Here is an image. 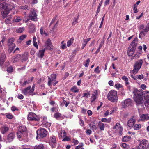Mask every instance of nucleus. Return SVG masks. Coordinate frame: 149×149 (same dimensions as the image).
<instances>
[{
    "label": "nucleus",
    "instance_id": "40",
    "mask_svg": "<svg viewBox=\"0 0 149 149\" xmlns=\"http://www.w3.org/2000/svg\"><path fill=\"white\" fill-rule=\"evenodd\" d=\"M141 127V125L140 124H136L133 127L134 130H139Z\"/></svg>",
    "mask_w": 149,
    "mask_h": 149
},
{
    "label": "nucleus",
    "instance_id": "6",
    "mask_svg": "<svg viewBox=\"0 0 149 149\" xmlns=\"http://www.w3.org/2000/svg\"><path fill=\"white\" fill-rule=\"evenodd\" d=\"M14 41V39L13 38H11L8 39V45L9 47L8 51L10 53H11L14 49L15 48V45L13 43Z\"/></svg>",
    "mask_w": 149,
    "mask_h": 149
},
{
    "label": "nucleus",
    "instance_id": "9",
    "mask_svg": "<svg viewBox=\"0 0 149 149\" xmlns=\"http://www.w3.org/2000/svg\"><path fill=\"white\" fill-rule=\"evenodd\" d=\"M29 19L31 20L36 21L37 20V15L35 11L33 10H31L29 16Z\"/></svg>",
    "mask_w": 149,
    "mask_h": 149
},
{
    "label": "nucleus",
    "instance_id": "11",
    "mask_svg": "<svg viewBox=\"0 0 149 149\" xmlns=\"http://www.w3.org/2000/svg\"><path fill=\"white\" fill-rule=\"evenodd\" d=\"M31 86H29L24 89L22 91V93L24 95H33L32 93L31 90Z\"/></svg>",
    "mask_w": 149,
    "mask_h": 149
},
{
    "label": "nucleus",
    "instance_id": "49",
    "mask_svg": "<svg viewBox=\"0 0 149 149\" xmlns=\"http://www.w3.org/2000/svg\"><path fill=\"white\" fill-rule=\"evenodd\" d=\"M130 138V137L128 136H125L123 138V140L124 142H127L129 140Z\"/></svg>",
    "mask_w": 149,
    "mask_h": 149
},
{
    "label": "nucleus",
    "instance_id": "52",
    "mask_svg": "<svg viewBox=\"0 0 149 149\" xmlns=\"http://www.w3.org/2000/svg\"><path fill=\"white\" fill-rule=\"evenodd\" d=\"M27 37V35H23L19 37V40L21 41H22L24 39H25Z\"/></svg>",
    "mask_w": 149,
    "mask_h": 149
},
{
    "label": "nucleus",
    "instance_id": "47",
    "mask_svg": "<svg viewBox=\"0 0 149 149\" xmlns=\"http://www.w3.org/2000/svg\"><path fill=\"white\" fill-rule=\"evenodd\" d=\"M137 38H135L133 40L132 42L130 44L131 45H136V46H137Z\"/></svg>",
    "mask_w": 149,
    "mask_h": 149
},
{
    "label": "nucleus",
    "instance_id": "63",
    "mask_svg": "<svg viewBox=\"0 0 149 149\" xmlns=\"http://www.w3.org/2000/svg\"><path fill=\"white\" fill-rule=\"evenodd\" d=\"M70 139L69 137L65 136L62 140V141H69L70 140Z\"/></svg>",
    "mask_w": 149,
    "mask_h": 149
},
{
    "label": "nucleus",
    "instance_id": "8",
    "mask_svg": "<svg viewBox=\"0 0 149 149\" xmlns=\"http://www.w3.org/2000/svg\"><path fill=\"white\" fill-rule=\"evenodd\" d=\"M29 120L32 121H38L40 120V118L35 113L32 112L30 113L28 116Z\"/></svg>",
    "mask_w": 149,
    "mask_h": 149
},
{
    "label": "nucleus",
    "instance_id": "15",
    "mask_svg": "<svg viewBox=\"0 0 149 149\" xmlns=\"http://www.w3.org/2000/svg\"><path fill=\"white\" fill-rule=\"evenodd\" d=\"M29 57V53L27 52H25L23 54H21L20 59L22 61H26L28 59Z\"/></svg>",
    "mask_w": 149,
    "mask_h": 149
},
{
    "label": "nucleus",
    "instance_id": "60",
    "mask_svg": "<svg viewBox=\"0 0 149 149\" xmlns=\"http://www.w3.org/2000/svg\"><path fill=\"white\" fill-rule=\"evenodd\" d=\"M20 8L21 9H28V6L27 5H25V6H20Z\"/></svg>",
    "mask_w": 149,
    "mask_h": 149
},
{
    "label": "nucleus",
    "instance_id": "39",
    "mask_svg": "<svg viewBox=\"0 0 149 149\" xmlns=\"http://www.w3.org/2000/svg\"><path fill=\"white\" fill-rule=\"evenodd\" d=\"M24 30L25 29L24 27H20L16 29V32L17 33H21L23 32L24 31Z\"/></svg>",
    "mask_w": 149,
    "mask_h": 149
},
{
    "label": "nucleus",
    "instance_id": "36",
    "mask_svg": "<svg viewBox=\"0 0 149 149\" xmlns=\"http://www.w3.org/2000/svg\"><path fill=\"white\" fill-rule=\"evenodd\" d=\"M79 15H78L77 17H74L73 19L72 22V25L74 26L78 22Z\"/></svg>",
    "mask_w": 149,
    "mask_h": 149
},
{
    "label": "nucleus",
    "instance_id": "25",
    "mask_svg": "<svg viewBox=\"0 0 149 149\" xmlns=\"http://www.w3.org/2000/svg\"><path fill=\"white\" fill-rule=\"evenodd\" d=\"M22 19V17L20 16H15L13 17V20L12 23H14L15 22H17L20 21Z\"/></svg>",
    "mask_w": 149,
    "mask_h": 149
},
{
    "label": "nucleus",
    "instance_id": "53",
    "mask_svg": "<svg viewBox=\"0 0 149 149\" xmlns=\"http://www.w3.org/2000/svg\"><path fill=\"white\" fill-rule=\"evenodd\" d=\"M136 47V45H133L131 44L130 45V46L129 47L131 49H132V50H134V51H135Z\"/></svg>",
    "mask_w": 149,
    "mask_h": 149
},
{
    "label": "nucleus",
    "instance_id": "2",
    "mask_svg": "<svg viewBox=\"0 0 149 149\" xmlns=\"http://www.w3.org/2000/svg\"><path fill=\"white\" fill-rule=\"evenodd\" d=\"M107 98L109 100L113 102H116L118 98L117 92L114 90H111L108 94Z\"/></svg>",
    "mask_w": 149,
    "mask_h": 149
},
{
    "label": "nucleus",
    "instance_id": "32",
    "mask_svg": "<svg viewBox=\"0 0 149 149\" xmlns=\"http://www.w3.org/2000/svg\"><path fill=\"white\" fill-rule=\"evenodd\" d=\"M98 126L100 128V130L102 131H103L104 130V125L103 123L100 121L98 123Z\"/></svg>",
    "mask_w": 149,
    "mask_h": 149
},
{
    "label": "nucleus",
    "instance_id": "41",
    "mask_svg": "<svg viewBox=\"0 0 149 149\" xmlns=\"http://www.w3.org/2000/svg\"><path fill=\"white\" fill-rule=\"evenodd\" d=\"M140 54L139 52H137L134 55V56H132L131 58V60L134 59V58H138L140 56Z\"/></svg>",
    "mask_w": 149,
    "mask_h": 149
},
{
    "label": "nucleus",
    "instance_id": "43",
    "mask_svg": "<svg viewBox=\"0 0 149 149\" xmlns=\"http://www.w3.org/2000/svg\"><path fill=\"white\" fill-rule=\"evenodd\" d=\"M40 32L41 35H45L46 36H47V33L44 31H43V29L42 27H41L40 29Z\"/></svg>",
    "mask_w": 149,
    "mask_h": 149
},
{
    "label": "nucleus",
    "instance_id": "3",
    "mask_svg": "<svg viewBox=\"0 0 149 149\" xmlns=\"http://www.w3.org/2000/svg\"><path fill=\"white\" fill-rule=\"evenodd\" d=\"M143 63V60L141 59L136 61L134 65L133 69L130 71L131 73L135 74L137 73L142 66Z\"/></svg>",
    "mask_w": 149,
    "mask_h": 149
},
{
    "label": "nucleus",
    "instance_id": "31",
    "mask_svg": "<svg viewBox=\"0 0 149 149\" xmlns=\"http://www.w3.org/2000/svg\"><path fill=\"white\" fill-rule=\"evenodd\" d=\"M6 55L5 53H3L1 54L0 61V62L3 63L6 60Z\"/></svg>",
    "mask_w": 149,
    "mask_h": 149
},
{
    "label": "nucleus",
    "instance_id": "23",
    "mask_svg": "<svg viewBox=\"0 0 149 149\" xmlns=\"http://www.w3.org/2000/svg\"><path fill=\"white\" fill-rule=\"evenodd\" d=\"M54 116L57 120H62L64 118V116L60 113L58 112L54 114Z\"/></svg>",
    "mask_w": 149,
    "mask_h": 149
},
{
    "label": "nucleus",
    "instance_id": "37",
    "mask_svg": "<svg viewBox=\"0 0 149 149\" xmlns=\"http://www.w3.org/2000/svg\"><path fill=\"white\" fill-rule=\"evenodd\" d=\"M89 126L90 128L92 129L95 130L96 129V125H95L94 122H91L89 124Z\"/></svg>",
    "mask_w": 149,
    "mask_h": 149
},
{
    "label": "nucleus",
    "instance_id": "18",
    "mask_svg": "<svg viewBox=\"0 0 149 149\" xmlns=\"http://www.w3.org/2000/svg\"><path fill=\"white\" fill-rule=\"evenodd\" d=\"M19 131L23 133L25 136H27V130L25 126L22 125L20 126L19 128Z\"/></svg>",
    "mask_w": 149,
    "mask_h": 149
},
{
    "label": "nucleus",
    "instance_id": "35",
    "mask_svg": "<svg viewBox=\"0 0 149 149\" xmlns=\"http://www.w3.org/2000/svg\"><path fill=\"white\" fill-rule=\"evenodd\" d=\"M74 38L73 37L71 38L67 42V46L69 47L73 43Z\"/></svg>",
    "mask_w": 149,
    "mask_h": 149
},
{
    "label": "nucleus",
    "instance_id": "28",
    "mask_svg": "<svg viewBox=\"0 0 149 149\" xmlns=\"http://www.w3.org/2000/svg\"><path fill=\"white\" fill-rule=\"evenodd\" d=\"M0 129L2 133L4 134L8 131L9 128L8 127L4 126L1 127Z\"/></svg>",
    "mask_w": 149,
    "mask_h": 149
},
{
    "label": "nucleus",
    "instance_id": "34",
    "mask_svg": "<svg viewBox=\"0 0 149 149\" xmlns=\"http://www.w3.org/2000/svg\"><path fill=\"white\" fill-rule=\"evenodd\" d=\"M34 148V149H44V146L43 144H40L38 145L35 146Z\"/></svg>",
    "mask_w": 149,
    "mask_h": 149
},
{
    "label": "nucleus",
    "instance_id": "38",
    "mask_svg": "<svg viewBox=\"0 0 149 149\" xmlns=\"http://www.w3.org/2000/svg\"><path fill=\"white\" fill-rule=\"evenodd\" d=\"M46 45L47 48L48 47H50L49 49H51V47L52 46V45L51 43V41L50 40L48 39L46 41Z\"/></svg>",
    "mask_w": 149,
    "mask_h": 149
},
{
    "label": "nucleus",
    "instance_id": "27",
    "mask_svg": "<svg viewBox=\"0 0 149 149\" xmlns=\"http://www.w3.org/2000/svg\"><path fill=\"white\" fill-rule=\"evenodd\" d=\"M45 49L40 50L39 51L38 54H37L38 57L39 58H42L44 56V53Z\"/></svg>",
    "mask_w": 149,
    "mask_h": 149
},
{
    "label": "nucleus",
    "instance_id": "22",
    "mask_svg": "<svg viewBox=\"0 0 149 149\" xmlns=\"http://www.w3.org/2000/svg\"><path fill=\"white\" fill-rule=\"evenodd\" d=\"M135 123V120L131 118L129 119L127 123V125L130 127H132Z\"/></svg>",
    "mask_w": 149,
    "mask_h": 149
},
{
    "label": "nucleus",
    "instance_id": "21",
    "mask_svg": "<svg viewBox=\"0 0 149 149\" xmlns=\"http://www.w3.org/2000/svg\"><path fill=\"white\" fill-rule=\"evenodd\" d=\"M5 3L6 8H7L10 11L14 8L15 5V4L12 3H10L9 4H8L5 2Z\"/></svg>",
    "mask_w": 149,
    "mask_h": 149
},
{
    "label": "nucleus",
    "instance_id": "64",
    "mask_svg": "<svg viewBox=\"0 0 149 149\" xmlns=\"http://www.w3.org/2000/svg\"><path fill=\"white\" fill-rule=\"evenodd\" d=\"M145 95L146 97H147L148 99L149 100V91H147L145 92Z\"/></svg>",
    "mask_w": 149,
    "mask_h": 149
},
{
    "label": "nucleus",
    "instance_id": "50",
    "mask_svg": "<svg viewBox=\"0 0 149 149\" xmlns=\"http://www.w3.org/2000/svg\"><path fill=\"white\" fill-rule=\"evenodd\" d=\"M149 31V23H148L145 28L143 29V31L144 32H147Z\"/></svg>",
    "mask_w": 149,
    "mask_h": 149
},
{
    "label": "nucleus",
    "instance_id": "1",
    "mask_svg": "<svg viewBox=\"0 0 149 149\" xmlns=\"http://www.w3.org/2000/svg\"><path fill=\"white\" fill-rule=\"evenodd\" d=\"M134 99L137 104H141L143 102V94L137 89L134 88L133 91Z\"/></svg>",
    "mask_w": 149,
    "mask_h": 149
},
{
    "label": "nucleus",
    "instance_id": "48",
    "mask_svg": "<svg viewBox=\"0 0 149 149\" xmlns=\"http://www.w3.org/2000/svg\"><path fill=\"white\" fill-rule=\"evenodd\" d=\"M111 118L107 119L106 118H103L102 119L101 121L102 122L109 123L111 121Z\"/></svg>",
    "mask_w": 149,
    "mask_h": 149
},
{
    "label": "nucleus",
    "instance_id": "56",
    "mask_svg": "<svg viewBox=\"0 0 149 149\" xmlns=\"http://www.w3.org/2000/svg\"><path fill=\"white\" fill-rule=\"evenodd\" d=\"M64 41H62L61 42L62 45H61V48L62 49H65L66 47V45L65 43L63 44Z\"/></svg>",
    "mask_w": 149,
    "mask_h": 149
},
{
    "label": "nucleus",
    "instance_id": "61",
    "mask_svg": "<svg viewBox=\"0 0 149 149\" xmlns=\"http://www.w3.org/2000/svg\"><path fill=\"white\" fill-rule=\"evenodd\" d=\"M99 67L98 66H97L96 68L94 70V71L97 73L98 74L100 72L99 70Z\"/></svg>",
    "mask_w": 149,
    "mask_h": 149
},
{
    "label": "nucleus",
    "instance_id": "12",
    "mask_svg": "<svg viewBox=\"0 0 149 149\" xmlns=\"http://www.w3.org/2000/svg\"><path fill=\"white\" fill-rule=\"evenodd\" d=\"M148 143V141L146 139L142 140L138 146L139 148V149H146V147Z\"/></svg>",
    "mask_w": 149,
    "mask_h": 149
},
{
    "label": "nucleus",
    "instance_id": "14",
    "mask_svg": "<svg viewBox=\"0 0 149 149\" xmlns=\"http://www.w3.org/2000/svg\"><path fill=\"white\" fill-rule=\"evenodd\" d=\"M98 91L97 90H95L94 91L92 95V96L91 98V103L93 102L97 98Z\"/></svg>",
    "mask_w": 149,
    "mask_h": 149
},
{
    "label": "nucleus",
    "instance_id": "33",
    "mask_svg": "<svg viewBox=\"0 0 149 149\" xmlns=\"http://www.w3.org/2000/svg\"><path fill=\"white\" fill-rule=\"evenodd\" d=\"M122 79L125 81L126 85L127 86L129 84V83L128 82V79L126 76H123L122 77Z\"/></svg>",
    "mask_w": 149,
    "mask_h": 149
},
{
    "label": "nucleus",
    "instance_id": "7",
    "mask_svg": "<svg viewBox=\"0 0 149 149\" xmlns=\"http://www.w3.org/2000/svg\"><path fill=\"white\" fill-rule=\"evenodd\" d=\"M51 78L48 77V85L50 86L51 84V83L54 86H55L58 83V82L56 81V76L55 74H52L51 75Z\"/></svg>",
    "mask_w": 149,
    "mask_h": 149
},
{
    "label": "nucleus",
    "instance_id": "4",
    "mask_svg": "<svg viewBox=\"0 0 149 149\" xmlns=\"http://www.w3.org/2000/svg\"><path fill=\"white\" fill-rule=\"evenodd\" d=\"M5 2L0 4V10L1 13L2 17L3 18H6L9 13L10 11L6 8Z\"/></svg>",
    "mask_w": 149,
    "mask_h": 149
},
{
    "label": "nucleus",
    "instance_id": "19",
    "mask_svg": "<svg viewBox=\"0 0 149 149\" xmlns=\"http://www.w3.org/2000/svg\"><path fill=\"white\" fill-rule=\"evenodd\" d=\"M131 104V100L130 99H127L125 100L124 103L122 104V107L125 108L130 105Z\"/></svg>",
    "mask_w": 149,
    "mask_h": 149
},
{
    "label": "nucleus",
    "instance_id": "58",
    "mask_svg": "<svg viewBox=\"0 0 149 149\" xmlns=\"http://www.w3.org/2000/svg\"><path fill=\"white\" fill-rule=\"evenodd\" d=\"M122 146L123 148L127 149H128L129 148V146L128 145L125 143H123L122 144Z\"/></svg>",
    "mask_w": 149,
    "mask_h": 149
},
{
    "label": "nucleus",
    "instance_id": "51",
    "mask_svg": "<svg viewBox=\"0 0 149 149\" xmlns=\"http://www.w3.org/2000/svg\"><path fill=\"white\" fill-rule=\"evenodd\" d=\"M145 35V32L142 31L140 32L139 37V38H142L144 37Z\"/></svg>",
    "mask_w": 149,
    "mask_h": 149
},
{
    "label": "nucleus",
    "instance_id": "10",
    "mask_svg": "<svg viewBox=\"0 0 149 149\" xmlns=\"http://www.w3.org/2000/svg\"><path fill=\"white\" fill-rule=\"evenodd\" d=\"M49 143L52 148H54L56 147V137L54 136H52L50 137Z\"/></svg>",
    "mask_w": 149,
    "mask_h": 149
},
{
    "label": "nucleus",
    "instance_id": "30",
    "mask_svg": "<svg viewBox=\"0 0 149 149\" xmlns=\"http://www.w3.org/2000/svg\"><path fill=\"white\" fill-rule=\"evenodd\" d=\"M17 136L19 139H20L22 137H25V139H27L26 137H27V136H25V135L23 134V133L18 131L17 134Z\"/></svg>",
    "mask_w": 149,
    "mask_h": 149
},
{
    "label": "nucleus",
    "instance_id": "45",
    "mask_svg": "<svg viewBox=\"0 0 149 149\" xmlns=\"http://www.w3.org/2000/svg\"><path fill=\"white\" fill-rule=\"evenodd\" d=\"M90 61V60L89 58H88L85 61V64H84V65L86 67H88Z\"/></svg>",
    "mask_w": 149,
    "mask_h": 149
},
{
    "label": "nucleus",
    "instance_id": "42",
    "mask_svg": "<svg viewBox=\"0 0 149 149\" xmlns=\"http://www.w3.org/2000/svg\"><path fill=\"white\" fill-rule=\"evenodd\" d=\"M86 92L84 94V95L82 97H88L90 95V91L86 90L85 91Z\"/></svg>",
    "mask_w": 149,
    "mask_h": 149
},
{
    "label": "nucleus",
    "instance_id": "62",
    "mask_svg": "<svg viewBox=\"0 0 149 149\" xmlns=\"http://www.w3.org/2000/svg\"><path fill=\"white\" fill-rule=\"evenodd\" d=\"M80 144L79 145L76 146L75 149H80L81 148H82V147L84 146V144L82 143H80Z\"/></svg>",
    "mask_w": 149,
    "mask_h": 149
},
{
    "label": "nucleus",
    "instance_id": "29",
    "mask_svg": "<svg viewBox=\"0 0 149 149\" xmlns=\"http://www.w3.org/2000/svg\"><path fill=\"white\" fill-rule=\"evenodd\" d=\"M91 39V38H89L84 40L82 45V47L81 48L82 49H83L84 48L87 43Z\"/></svg>",
    "mask_w": 149,
    "mask_h": 149
},
{
    "label": "nucleus",
    "instance_id": "26",
    "mask_svg": "<svg viewBox=\"0 0 149 149\" xmlns=\"http://www.w3.org/2000/svg\"><path fill=\"white\" fill-rule=\"evenodd\" d=\"M29 28L30 31L31 32H34L36 30L35 25L32 23L30 24L29 26Z\"/></svg>",
    "mask_w": 149,
    "mask_h": 149
},
{
    "label": "nucleus",
    "instance_id": "46",
    "mask_svg": "<svg viewBox=\"0 0 149 149\" xmlns=\"http://www.w3.org/2000/svg\"><path fill=\"white\" fill-rule=\"evenodd\" d=\"M71 90L72 92L76 93L79 91V89L76 86H74L71 89Z\"/></svg>",
    "mask_w": 149,
    "mask_h": 149
},
{
    "label": "nucleus",
    "instance_id": "55",
    "mask_svg": "<svg viewBox=\"0 0 149 149\" xmlns=\"http://www.w3.org/2000/svg\"><path fill=\"white\" fill-rule=\"evenodd\" d=\"M115 86L116 88L119 89L120 88L122 87V86L120 84H115Z\"/></svg>",
    "mask_w": 149,
    "mask_h": 149
},
{
    "label": "nucleus",
    "instance_id": "5",
    "mask_svg": "<svg viewBox=\"0 0 149 149\" xmlns=\"http://www.w3.org/2000/svg\"><path fill=\"white\" fill-rule=\"evenodd\" d=\"M37 136L36 139L39 140V139L43 138L46 136L47 134V132L46 129L40 128L36 131Z\"/></svg>",
    "mask_w": 149,
    "mask_h": 149
},
{
    "label": "nucleus",
    "instance_id": "54",
    "mask_svg": "<svg viewBox=\"0 0 149 149\" xmlns=\"http://www.w3.org/2000/svg\"><path fill=\"white\" fill-rule=\"evenodd\" d=\"M79 118V123L81 126H83L84 125V122L83 120L81 119V118L78 116Z\"/></svg>",
    "mask_w": 149,
    "mask_h": 149
},
{
    "label": "nucleus",
    "instance_id": "16",
    "mask_svg": "<svg viewBox=\"0 0 149 149\" xmlns=\"http://www.w3.org/2000/svg\"><path fill=\"white\" fill-rule=\"evenodd\" d=\"M6 18L5 20L6 23L8 24H11L12 23L13 20V17L12 15H10L6 17Z\"/></svg>",
    "mask_w": 149,
    "mask_h": 149
},
{
    "label": "nucleus",
    "instance_id": "13",
    "mask_svg": "<svg viewBox=\"0 0 149 149\" xmlns=\"http://www.w3.org/2000/svg\"><path fill=\"white\" fill-rule=\"evenodd\" d=\"M21 57V54H18L13 56L11 58V61L14 63H16L20 60Z\"/></svg>",
    "mask_w": 149,
    "mask_h": 149
},
{
    "label": "nucleus",
    "instance_id": "44",
    "mask_svg": "<svg viewBox=\"0 0 149 149\" xmlns=\"http://www.w3.org/2000/svg\"><path fill=\"white\" fill-rule=\"evenodd\" d=\"M43 126L46 127H48L51 126V123L45 122L43 123Z\"/></svg>",
    "mask_w": 149,
    "mask_h": 149
},
{
    "label": "nucleus",
    "instance_id": "17",
    "mask_svg": "<svg viewBox=\"0 0 149 149\" xmlns=\"http://www.w3.org/2000/svg\"><path fill=\"white\" fill-rule=\"evenodd\" d=\"M113 129H116L117 130H119V134L120 135H122V132L123 130V128L119 123H116V125L113 127Z\"/></svg>",
    "mask_w": 149,
    "mask_h": 149
},
{
    "label": "nucleus",
    "instance_id": "24",
    "mask_svg": "<svg viewBox=\"0 0 149 149\" xmlns=\"http://www.w3.org/2000/svg\"><path fill=\"white\" fill-rule=\"evenodd\" d=\"M149 120V115L148 114H142L140 117V120L142 121Z\"/></svg>",
    "mask_w": 149,
    "mask_h": 149
},
{
    "label": "nucleus",
    "instance_id": "57",
    "mask_svg": "<svg viewBox=\"0 0 149 149\" xmlns=\"http://www.w3.org/2000/svg\"><path fill=\"white\" fill-rule=\"evenodd\" d=\"M137 6L136 4H134V6L133 10L134 12L135 13H136L138 12L137 8Z\"/></svg>",
    "mask_w": 149,
    "mask_h": 149
},
{
    "label": "nucleus",
    "instance_id": "20",
    "mask_svg": "<svg viewBox=\"0 0 149 149\" xmlns=\"http://www.w3.org/2000/svg\"><path fill=\"white\" fill-rule=\"evenodd\" d=\"M15 137V134L13 133H11L8 134L7 136V140L8 142L12 141Z\"/></svg>",
    "mask_w": 149,
    "mask_h": 149
},
{
    "label": "nucleus",
    "instance_id": "59",
    "mask_svg": "<svg viewBox=\"0 0 149 149\" xmlns=\"http://www.w3.org/2000/svg\"><path fill=\"white\" fill-rule=\"evenodd\" d=\"M7 71L8 72H11L13 71V68L10 66L7 69Z\"/></svg>",
    "mask_w": 149,
    "mask_h": 149
}]
</instances>
